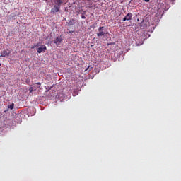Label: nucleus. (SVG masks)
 Instances as JSON below:
<instances>
[{
	"instance_id": "nucleus-11",
	"label": "nucleus",
	"mask_w": 181,
	"mask_h": 181,
	"mask_svg": "<svg viewBox=\"0 0 181 181\" xmlns=\"http://www.w3.org/2000/svg\"><path fill=\"white\" fill-rule=\"evenodd\" d=\"M8 108L10 110H13V108H15V104L14 103H12L11 105H8Z\"/></svg>"
},
{
	"instance_id": "nucleus-4",
	"label": "nucleus",
	"mask_w": 181,
	"mask_h": 181,
	"mask_svg": "<svg viewBox=\"0 0 181 181\" xmlns=\"http://www.w3.org/2000/svg\"><path fill=\"white\" fill-rule=\"evenodd\" d=\"M60 11V6L54 5V7L51 9L52 13H55V12H59Z\"/></svg>"
},
{
	"instance_id": "nucleus-1",
	"label": "nucleus",
	"mask_w": 181,
	"mask_h": 181,
	"mask_svg": "<svg viewBox=\"0 0 181 181\" xmlns=\"http://www.w3.org/2000/svg\"><path fill=\"white\" fill-rule=\"evenodd\" d=\"M103 36H105V31L104 30V26L99 27L97 33L98 37H103Z\"/></svg>"
},
{
	"instance_id": "nucleus-14",
	"label": "nucleus",
	"mask_w": 181,
	"mask_h": 181,
	"mask_svg": "<svg viewBox=\"0 0 181 181\" xmlns=\"http://www.w3.org/2000/svg\"><path fill=\"white\" fill-rule=\"evenodd\" d=\"M81 18L82 19H86V16L84 14H83V13H81Z\"/></svg>"
},
{
	"instance_id": "nucleus-13",
	"label": "nucleus",
	"mask_w": 181,
	"mask_h": 181,
	"mask_svg": "<svg viewBox=\"0 0 181 181\" xmlns=\"http://www.w3.org/2000/svg\"><path fill=\"white\" fill-rule=\"evenodd\" d=\"M35 90V89H34L33 86L30 87V88H29L30 93H33V90Z\"/></svg>"
},
{
	"instance_id": "nucleus-7",
	"label": "nucleus",
	"mask_w": 181,
	"mask_h": 181,
	"mask_svg": "<svg viewBox=\"0 0 181 181\" xmlns=\"http://www.w3.org/2000/svg\"><path fill=\"white\" fill-rule=\"evenodd\" d=\"M62 38H56L55 40H54V43H55V45H60V43H62Z\"/></svg>"
},
{
	"instance_id": "nucleus-5",
	"label": "nucleus",
	"mask_w": 181,
	"mask_h": 181,
	"mask_svg": "<svg viewBox=\"0 0 181 181\" xmlns=\"http://www.w3.org/2000/svg\"><path fill=\"white\" fill-rule=\"evenodd\" d=\"M46 45H41L38 49H37V53H42V52H45V50H47Z\"/></svg>"
},
{
	"instance_id": "nucleus-3",
	"label": "nucleus",
	"mask_w": 181,
	"mask_h": 181,
	"mask_svg": "<svg viewBox=\"0 0 181 181\" xmlns=\"http://www.w3.org/2000/svg\"><path fill=\"white\" fill-rule=\"evenodd\" d=\"M132 19V13H128L127 16L123 18L122 21L125 22V21H131Z\"/></svg>"
},
{
	"instance_id": "nucleus-12",
	"label": "nucleus",
	"mask_w": 181,
	"mask_h": 181,
	"mask_svg": "<svg viewBox=\"0 0 181 181\" xmlns=\"http://www.w3.org/2000/svg\"><path fill=\"white\" fill-rule=\"evenodd\" d=\"M38 46H40V43L35 44L33 47H31V49H35V47H37Z\"/></svg>"
},
{
	"instance_id": "nucleus-18",
	"label": "nucleus",
	"mask_w": 181,
	"mask_h": 181,
	"mask_svg": "<svg viewBox=\"0 0 181 181\" xmlns=\"http://www.w3.org/2000/svg\"><path fill=\"white\" fill-rule=\"evenodd\" d=\"M108 45H114V43L111 42L110 44H108Z\"/></svg>"
},
{
	"instance_id": "nucleus-19",
	"label": "nucleus",
	"mask_w": 181,
	"mask_h": 181,
	"mask_svg": "<svg viewBox=\"0 0 181 181\" xmlns=\"http://www.w3.org/2000/svg\"><path fill=\"white\" fill-rule=\"evenodd\" d=\"M0 66H1V63H0Z\"/></svg>"
},
{
	"instance_id": "nucleus-17",
	"label": "nucleus",
	"mask_w": 181,
	"mask_h": 181,
	"mask_svg": "<svg viewBox=\"0 0 181 181\" xmlns=\"http://www.w3.org/2000/svg\"><path fill=\"white\" fill-rule=\"evenodd\" d=\"M52 88H53V86H51L50 88H49V90H52Z\"/></svg>"
},
{
	"instance_id": "nucleus-9",
	"label": "nucleus",
	"mask_w": 181,
	"mask_h": 181,
	"mask_svg": "<svg viewBox=\"0 0 181 181\" xmlns=\"http://www.w3.org/2000/svg\"><path fill=\"white\" fill-rule=\"evenodd\" d=\"M74 23H75L74 19L70 20L69 22H67V24L69 25V26H71L74 25Z\"/></svg>"
},
{
	"instance_id": "nucleus-6",
	"label": "nucleus",
	"mask_w": 181,
	"mask_h": 181,
	"mask_svg": "<svg viewBox=\"0 0 181 181\" xmlns=\"http://www.w3.org/2000/svg\"><path fill=\"white\" fill-rule=\"evenodd\" d=\"M40 86H42L40 83H35L33 84V88H34V90H37V88H40Z\"/></svg>"
},
{
	"instance_id": "nucleus-15",
	"label": "nucleus",
	"mask_w": 181,
	"mask_h": 181,
	"mask_svg": "<svg viewBox=\"0 0 181 181\" xmlns=\"http://www.w3.org/2000/svg\"><path fill=\"white\" fill-rule=\"evenodd\" d=\"M26 84H30V80L29 78L25 81Z\"/></svg>"
},
{
	"instance_id": "nucleus-10",
	"label": "nucleus",
	"mask_w": 181,
	"mask_h": 181,
	"mask_svg": "<svg viewBox=\"0 0 181 181\" xmlns=\"http://www.w3.org/2000/svg\"><path fill=\"white\" fill-rule=\"evenodd\" d=\"M56 4H57V6H58L60 7V6H61L62 4V0H57V1H56Z\"/></svg>"
},
{
	"instance_id": "nucleus-2",
	"label": "nucleus",
	"mask_w": 181,
	"mask_h": 181,
	"mask_svg": "<svg viewBox=\"0 0 181 181\" xmlns=\"http://www.w3.org/2000/svg\"><path fill=\"white\" fill-rule=\"evenodd\" d=\"M11 54V50H9L8 49L3 50L1 53L0 57H6L8 58L9 57V55Z\"/></svg>"
},
{
	"instance_id": "nucleus-16",
	"label": "nucleus",
	"mask_w": 181,
	"mask_h": 181,
	"mask_svg": "<svg viewBox=\"0 0 181 181\" xmlns=\"http://www.w3.org/2000/svg\"><path fill=\"white\" fill-rule=\"evenodd\" d=\"M145 2H149L151 0H144Z\"/></svg>"
},
{
	"instance_id": "nucleus-8",
	"label": "nucleus",
	"mask_w": 181,
	"mask_h": 181,
	"mask_svg": "<svg viewBox=\"0 0 181 181\" xmlns=\"http://www.w3.org/2000/svg\"><path fill=\"white\" fill-rule=\"evenodd\" d=\"M93 70V66H89L85 69V73H90Z\"/></svg>"
}]
</instances>
